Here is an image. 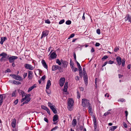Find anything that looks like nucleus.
<instances>
[{
  "mask_svg": "<svg viewBox=\"0 0 131 131\" xmlns=\"http://www.w3.org/2000/svg\"><path fill=\"white\" fill-rule=\"evenodd\" d=\"M82 106L84 107H86L89 104L90 101L89 100L85 98H83L82 100Z\"/></svg>",
  "mask_w": 131,
  "mask_h": 131,
  "instance_id": "nucleus-1",
  "label": "nucleus"
},
{
  "mask_svg": "<svg viewBox=\"0 0 131 131\" xmlns=\"http://www.w3.org/2000/svg\"><path fill=\"white\" fill-rule=\"evenodd\" d=\"M18 58V57L16 56H12L11 57H9L8 58L9 62L10 63H12L14 62V60L17 59Z\"/></svg>",
  "mask_w": 131,
  "mask_h": 131,
  "instance_id": "nucleus-2",
  "label": "nucleus"
},
{
  "mask_svg": "<svg viewBox=\"0 0 131 131\" xmlns=\"http://www.w3.org/2000/svg\"><path fill=\"white\" fill-rule=\"evenodd\" d=\"M24 66L26 69L31 70H33L34 69V68L31 65L29 64H25Z\"/></svg>",
  "mask_w": 131,
  "mask_h": 131,
  "instance_id": "nucleus-3",
  "label": "nucleus"
},
{
  "mask_svg": "<svg viewBox=\"0 0 131 131\" xmlns=\"http://www.w3.org/2000/svg\"><path fill=\"white\" fill-rule=\"evenodd\" d=\"M87 107L88 108V112L91 115L93 113L91 105L90 103L87 105Z\"/></svg>",
  "mask_w": 131,
  "mask_h": 131,
  "instance_id": "nucleus-4",
  "label": "nucleus"
},
{
  "mask_svg": "<svg viewBox=\"0 0 131 131\" xmlns=\"http://www.w3.org/2000/svg\"><path fill=\"white\" fill-rule=\"evenodd\" d=\"M61 69V67L57 65H53L52 67V70L54 71L58 69L59 70H60Z\"/></svg>",
  "mask_w": 131,
  "mask_h": 131,
  "instance_id": "nucleus-5",
  "label": "nucleus"
},
{
  "mask_svg": "<svg viewBox=\"0 0 131 131\" xmlns=\"http://www.w3.org/2000/svg\"><path fill=\"white\" fill-rule=\"evenodd\" d=\"M124 19L125 21L128 20V22H131V16L129 14H127Z\"/></svg>",
  "mask_w": 131,
  "mask_h": 131,
  "instance_id": "nucleus-6",
  "label": "nucleus"
},
{
  "mask_svg": "<svg viewBox=\"0 0 131 131\" xmlns=\"http://www.w3.org/2000/svg\"><path fill=\"white\" fill-rule=\"evenodd\" d=\"M28 78L29 80H31L33 77L32 75L33 72L32 71L29 70H28Z\"/></svg>",
  "mask_w": 131,
  "mask_h": 131,
  "instance_id": "nucleus-7",
  "label": "nucleus"
},
{
  "mask_svg": "<svg viewBox=\"0 0 131 131\" xmlns=\"http://www.w3.org/2000/svg\"><path fill=\"white\" fill-rule=\"evenodd\" d=\"M50 108L54 114H56L57 113V111L54 105H53L52 106H50Z\"/></svg>",
  "mask_w": 131,
  "mask_h": 131,
  "instance_id": "nucleus-8",
  "label": "nucleus"
},
{
  "mask_svg": "<svg viewBox=\"0 0 131 131\" xmlns=\"http://www.w3.org/2000/svg\"><path fill=\"white\" fill-rule=\"evenodd\" d=\"M116 60L118 65H121L122 62L121 58L119 56H117L116 58Z\"/></svg>",
  "mask_w": 131,
  "mask_h": 131,
  "instance_id": "nucleus-9",
  "label": "nucleus"
},
{
  "mask_svg": "<svg viewBox=\"0 0 131 131\" xmlns=\"http://www.w3.org/2000/svg\"><path fill=\"white\" fill-rule=\"evenodd\" d=\"M74 101L72 98H69L68 100V105H73Z\"/></svg>",
  "mask_w": 131,
  "mask_h": 131,
  "instance_id": "nucleus-10",
  "label": "nucleus"
},
{
  "mask_svg": "<svg viewBox=\"0 0 131 131\" xmlns=\"http://www.w3.org/2000/svg\"><path fill=\"white\" fill-rule=\"evenodd\" d=\"M57 55L56 54V52H52L50 55V57L51 59H54L56 58Z\"/></svg>",
  "mask_w": 131,
  "mask_h": 131,
  "instance_id": "nucleus-11",
  "label": "nucleus"
},
{
  "mask_svg": "<svg viewBox=\"0 0 131 131\" xmlns=\"http://www.w3.org/2000/svg\"><path fill=\"white\" fill-rule=\"evenodd\" d=\"M68 83V82H65L64 84V88L63 89V91L64 92H67V91Z\"/></svg>",
  "mask_w": 131,
  "mask_h": 131,
  "instance_id": "nucleus-12",
  "label": "nucleus"
},
{
  "mask_svg": "<svg viewBox=\"0 0 131 131\" xmlns=\"http://www.w3.org/2000/svg\"><path fill=\"white\" fill-rule=\"evenodd\" d=\"M16 122V120L15 118L13 119L12 121L11 122L12 126L13 128H14L15 127Z\"/></svg>",
  "mask_w": 131,
  "mask_h": 131,
  "instance_id": "nucleus-13",
  "label": "nucleus"
},
{
  "mask_svg": "<svg viewBox=\"0 0 131 131\" xmlns=\"http://www.w3.org/2000/svg\"><path fill=\"white\" fill-rule=\"evenodd\" d=\"M59 119V116L57 114H55L53 118V121L54 122L56 121Z\"/></svg>",
  "mask_w": 131,
  "mask_h": 131,
  "instance_id": "nucleus-14",
  "label": "nucleus"
},
{
  "mask_svg": "<svg viewBox=\"0 0 131 131\" xmlns=\"http://www.w3.org/2000/svg\"><path fill=\"white\" fill-rule=\"evenodd\" d=\"M41 63L44 68L47 69L48 68V66L45 61L43 60H42L41 61Z\"/></svg>",
  "mask_w": 131,
  "mask_h": 131,
  "instance_id": "nucleus-15",
  "label": "nucleus"
},
{
  "mask_svg": "<svg viewBox=\"0 0 131 131\" xmlns=\"http://www.w3.org/2000/svg\"><path fill=\"white\" fill-rule=\"evenodd\" d=\"M61 67L64 68H66L68 65V62L66 61H64V62L62 63Z\"/></svg>",
  "mask_w": 131,
  "mask_h": 131,
  "instance_id": "nucleus-16",
  "label": "nucleus"
},
{
  "mask_svg": "<svg viewBox=\"0 0 131 131\" xmlns=\"http://www.w3.org/2000/svg\"><path fill=\"white\" fill-rule=\"evenodd\" d=\"M49 31L48 30H45L42 32V35L45 37L47 36L49 34Z\"/></svg>",
  "mask_w": 131,
  "mask_h": 131,
  "instance_id": "nucleus-17",
  "label": "nucleus"
},
{
  "mask_svg": "<svg viewBox=\"0 0 131 131\" xmlns=\"http://www.w3.org/2000/svg\"><path fill=\"white\" fill-rule=\"evenodd\" d=\"M15 79L20 81H22L23 80V79L21 76L18 75H16Z\"/></svg>",
  "mask_w": 131,
  "mask_h": 131,
  "instance_id": "nucleus-18",
  "label": "nucleus"
},
{
  "mask_svg": "<svg viewBox=\"0 0 131 131\" xmlns=\"http://www.w3.org/2000/svg\"><path fill=\"white\" fill-rule=\"evenodd\" d=\"M7 38L6 37H2L1 38V41H0V43L1 45H3V42L6 40H7Z\"/></svg>",
  "mask_w": 131,
  "mask_h": 131,
  "instance_id": "nucleus-19",
  "label": "nucleus"
},
{
  "mask_svg": "<svg viewBox=\"0 0 131 131\" xmlns=\"http://www.w3.org/2000/svg\"><path fill=\"white\" fill-rule=\"evenodd\" d=\"M36 84H34L32 86L29 88L28 90V92H29L30 91H31L32 89H33L34 88H36Z\"/></svg>",
  "mask_w": 131,
  "mask_h": 131,
  "instance_id": "nucleus-20",
  "label": "nucleus"
},
{
  "mask_svg": "<svg viewBox=\"0 0 131 131\" xmlns=\"http://www.w3.org/2000/svg\"><path fill=\"white\" fill-rule=\"evenodd\" d=\"M46 78V76L45 75H43L40 80H38V82H42V81H44Z\"/></svg>",
  "mask_w": 131,
  "mask_h": 131,
  "instance_id": "nucleus-21",
  "label": "nucleus"
},
{
  "mask_svg": "<svg viewBox=\"0 0 131 131\" xmlns=\"http://www.w3.org/2000/svg\"><path fill=\"white\" fill-rule=\"evenodd\" d=\"M7 56V54L4 52H3L0 54V57L2 56V57L4 58H6V57Z\"/></svg>",
  "mask_w": 131,
  "mask_h": 131,
  "instance_id": "nucleus-22",
  "label": "nucleus"
},
{
  "mask_svg": "<svg viewBox=\"0 0 131 131\" xmlns=\"http://www.w3.org/2000/svg\"><path fill=\"white\" fill-rule=\"evenodd\" d=\"M93 121L94 124V126H97V121L95 116L93 117Z\"/></svg>",
  "mask_w": 131,
  "mask_h": 131,
  "instance_id": "nucleus-23",
  "label": "nucleus"
},
{
  "mask_svg": "<svg viewBox=\"0 0 131 131\" xmlns=\"http://www.w3.org/2000/svg\"><path fill=\"white\" fill-rule=\"evenodd\" d=\"M83 78L84 82H88V77L87 75H83Z\"/></svg>",
  "mask_w": 131,
  "mask_h": 131,
  "instance_id": "nucleus-24",
  "label": "nucleus"
},
{
  "mask_svg": "<svg viewBox=\"0 0 131 131\" xmlns=\"http://www.w3.org/2000/svg\"><path fill=\"white\" fill-rule=\"evenodd\" d=\"M77 123L76 120L75 119H74L72 121V125L74 126L76 125Z\"/></svg>",
  "mask_w": 131,
  "mask_h": 131,
  "instance_id": "nucleus-25",
  "label": "nucleus"
},
{
  "mask_svg": "<svg viewBox=\"0 0 131 131\" xmlns=\"http://www.w3.org/2000/svg\"><path fill=\"white\" fill-rule=\"evenodd\" d=\"M16 90H15L14 91H13L12 94V97H16Z\"/></svg>",
  "mask_w": 131,
  "mask_h": 131,
  "instance_id": "nucleus-26",
  "label": "nucleus"
},
{
  "mask_svg": "<svg viewBox=\"0 0 131 131\" xmlns=\"http://www.w3.org/2000/svg\"><path fill=\"white\" fill-rule=\"evenodd\" d=\"M71 69L72 71L74 72H75L76 71H78V68H75V67H74V66L73 67V68H71Z\"/></svg>",
  "mask_w": 131,
  "mask_h": 131,
  "instance_id": "nucleus-27",
  "label": "nucleus"
},
{
  "mask_svg": "<svg viewBox=\"0 0 131 131\" xmlns=\"http://www.w3.org/2000/svg\"><path fill=\"white\" fill-rule=\"evenodd\" d=\"M51 85V82H47L46 86V89H48L50 88V86Z\"/></svg>",
  "mask_w": 131,
  "mask_h": 131,
  "instance_id": "nucleus-28",
  "label": "nucleus"
},
{
  "mask_svg": "<svg viewBox=\"0 0 131 131\" xmlns=\"http://www.w3.org/2000/svg\"><path fill=\"white\" fill-rule=\"evenodd\" d=\"M70 65L71 68L72 67L73 68V67L74 66L73 65H74L73 62L72 61L71 59H70Z\"/></svg>",
  "mask_w": 131,
  "mask_h": 131,
  "instance_id": "nucleus-29",
  "label": "nucleus"
},
{
  "mask_svg": "<svg viewBox=\"0 0 131 131\" xmlns=\"http://www.w3.org/2000/svg\"><path fill=\"white\" fill-rule=\"evenodd\" d=\"M18 92L19 93L20 95H21L22 93H24V91L20 89H18L17 90Z\"/></svg>",
  "mask_w": 131,
  "mask_h": 131,
  "instance_id": "nucleus-30",
  "label": "nucleus"
},
{
  "mask_svg": "<svg viewBox=\"0 0 131 131\" xmlns=\"http://www.w3.org/2000/svg\"><path fill=\"white\" fill-rule=\"evenodd\" d=\"M79 75L80 77L81 78L82 77L83 74L82 70L79 71Z\"/></svg>",
  "mask_w": 131,
  "mask_h": 131,
  "instance_id": "nucleus-31",
  "label": "nucleus"
},
{
  "mask_svg": "<svg viewBox=\"0 0 131 131\" xmlns=\"http://www.w3.org/2000/svg\"><path fill=\"white\" fill-rule=\"evenodd\" d=\"M65 78L64 77L61 78H60L59 82H65Z\"/></svg>",
  "mask_w": 131,
  "mask_h": 131,
  "instance_id": "nucleus-32",
  "label": "nucleus"
},
{
  "mask_svg": "<svg viewBox=\"0 0 131 131\" xmlns=\"http://www.w3.org/2000/svg\"><path fill=\"white\" fill-rule=\"evenodd\" d=\"M77 98L78 99H79L80 97L81 94L80 93H79L78 90H77Z\"/></svg>",
  "mask_w": 131,
  "mask_h": 131,
  "instance_id": "nucleus-33",
  "label": "nucleus"
},
{
  "mask_svg": "<svg viewBox=\"0 0 131 131\" xmlns=\"http://www.w3.org/2000/svg\"><path fill=\"white\" fill-rule=\"evenodd\" d=\"M56 63H58L59 65H61V62L59 59H56Z\"/></svg>",
  "mask_w": 131,
  "mask_h": 131,
  "instance_id": "nucleus-34",
  "label": "nucleus"
},
{
  "mask_svg": "<svg viewBox=\"0 0 131 131\" xmlns=\"http://www.w3.org/2000/svg\"><path fill=\"white\" fill-rule=\"evenodd\" d=\"M46 91L47 94L49 95V94H50L51 93V91L49 89H46Z\"/></svg>",
  "mask_w": 131,
  "mask_h": 131,
  "instance_id": "nucleus-35",
  "label": "nucleus"
},
{
  "mask_svg": "<svg viewBox=\"0 0 131 131\" xmlns=\"http://www.w3.org/2000/svg\"><path fill=\"white\" fill-rule=\"evenodd\" d=\"M118 102H125V100L123 98H120L118 100Z\"/></svg>",
  "mask_w": 131,
  "mask_h": 131,
  "instance_id": "nucleus-36",
  "label": "nucleus"
},
{
  "mask_svg": "<svg viewBox=\"0 0 131 131\" xmlns=\"http://www.w3.org/2000/svg\"><path fill=\"white\" fill-rule=\"evenodd\" d=\"M71 21L69 20H67L66 22V24L67 25H70L71 24Z\"/></svg>",
  "mask_w": 131,
  "mask_h": 131,
  "instance_id": "nucleus-37",
  "label": "nucleus"
},
{
  "mask_svg": "<svg viewBox=\"0 0 131 131\" xmlns=\"http://www.w3.org/2000/svg\"><path fill=\"white\" fill-rule=\"evenodd\" d=\"M8 60V58H4L2 57L0 59V60L1 61H2L3 60L4 61H6Z\"/></svg>",
  "mask_w": 131,
  "mask_h": 131,
  "instance_id": "nucleus-38",
  "label": "nucleus"
},
{
  "mask_svg": "<svg viewBox=\"0 0 131 131\" xmlns=\"http://www.w3.org/2000/svg\"><path fill=\"white\" fill-rule=\"evenodd\" d=\"M58 128H59V127H58V126H56L52 128L51 129V131H55Z\"/></svg>",
  "mask_w": 131,
  "mask_h": 131,
  "instance_id": "nucleus-39",
  "label": "nucleus"
},
{
  "mask_svg": "<svg viewBox=\"0 0 131 131\" xmlns=\"http://www.w3.org/2000/svg\"><path fill=\"white\" fill-rule=\"evenodd\" d=\"M73 105H68V108L69 111H71L72 110V107Z\"/></svg>",
  "mask_w": 131,
  "mask_h": 131,
  "instance_id": "nucleus-40",
  "label": "nucleus"
},
{
  "mask_svg": "<svg viewBox=\"0 0 131 131\" xmlns=\"http://www.w3.org/2000/svg\"><path fill=\"white\" fill-rule=\"evenodd\" d=\"M125 59H123L122 61V66L123 67H124L125 66Z\"/></svg>",
  "mask_w": 131,
  "mask_h": 131,
  "instance_id": "nucleus-41",
  "label": "nucleus"
},
{
  "mask_svg": "<svg viewBox=\"0 0 131 131\" xmlns=\"http://www.w3.org/2000/svg\"><path fill=\"white\" fill-rule=\"evenodd\" d=\"M75 36V34L74 33L71 34L70 36L68 38V39H70V38L73 37Z\"/></svg>",
  "mask_w": 131,
  "mask_h": 131,
  "instance_id": "nucleus-42",
  "label": "nucleus"
},
{
  "mask_svg": "<svg viewBox=\"0 0 131 131\" xmlns=\"http://www.w3.org/2000/svg\"><path fill=\"white\" fill-rule=\"evenodd\" d=\"M16 75L15 74H11L10 75V76L12 77V78H14L15 79V77H16Z\"/></svg>",
  "mask_w": 131,
  "mask_h": 131,
  "instance_id": "nucleus-43",
  "label": "nucleus"
},
{
  "mask_svg": "<svg viewBox=\"0 0 131 131\" xmlns=\"http://www.w3.org/2000/svg\"><path fill=\"white\" fill-rule=\"evenodd\" d=\"M108 57L107 56H104L103 58H102L101 59V60L102 61H103L104 60L106 59L107 58H108Z\"/></svg>",
  "mask_w": 131,
  "mask_h": 131,
  "instance_id": "nucleus-44",
  "label": "nucleus"
},
{
  "mask_svg": "<svg viewBox=\"0 0 131 131\" xmlns=\"http://www.w3.org/2000/svg\"><path fill=\"white\" fill-rule=\"evenodd\" d=\"M65 20L64 19H63L61 20L59 23V24H63Z\"/></svg>",
  "mask_w": 131,
  "mask_h": 131,
  "instance_id": "nucleus-45",
  "label": "nucleus"
},
{
  "mask_svg": "<svg viewBox=\"0 0 131 131\" xmlns=\"http://www.w3.org/2000/svg\"><path fill=\"white\" fill-rule=\"evenodd\" d=\"M109 112V114H111V116H114V110H113L112 111L110 112Z\"/></svg>",
  "mask_w": 131,
  "mask_h": 131,
  "instance_id": "nucleus-46",
  "label": "nucleus"
},
{
  "mask_svg": "<svg viewBox=\"0 0 131 131\" xmlns=\"http://www.w3.org/2000/svg\"><path fill=\"white\" fill-rule=\"evenodd\" d=\"M45 23L48 24H50L51 23L49 19H47V20H45Z\"/></svg>",
  "mask_w": 131,
  "mask_h": 131,
  "instance_id": "nucleus-47",
  "label": "nucleus"
},
{
  "mask_svg": "<svg viewBox=\"0 0 131 131\" xmlns=\"http://www.w3.org/2000/svg\"><path fill=\"white\" fill-rule=\"evenodd\" d=\"M41 107L42 109L45 110H46L48 108L47 107L44 105H42Z\"/></svg>",
  "mask_w": 131,
  "mask_h": 131,
  "instance_id": "nucleus-48",
  "label": "nucleus"
},
{
  "mask_svg": "<svg viewBox=\"0 0 131 131\" xmlns=\"http://www.w3.org/2000/svg\"><path fill=\"white\" fill-rule=\"evenodd\" d=\"M77 66L79 68L78 70L79 71L82 70V68L80 66V64H78L77 65Z\"/></svg>",
  "mask_w": 131,
  "mask_h": 131,
  "instance_id": "nucleus-49",
  "label": "nucleus"
},
{
  "mask_svg": "<svg viewBox=\"0 0 131 131\" xmlns=\"http://www.w3.org/2000/svg\"><path fill=\"white\" fill-rule=\"evenodd\" d=\"M96 33L99 35H100L101 34V31L99 29H98L96 30Z\"/></svg>",
  "mask_w": 131,
  "mask_h": 131,
  "instance_id": "nucleus-50",
  "label": "nucleus"
},
{
  "mask_svg": "<svg viewBox=\"0 0 131 131\" xmlns=\"http://www.w3.org/2000/svg\"><path fill=\"white\" fill-rule=\"evenodd\" d=\"M2 97H3V100L6 97V94H2Z\"/></svg>",
  "mask_w": 131,
  "mask_h": 131,
  "instance_id": "nucleus-51",
  "label": "nucleus"
},
{
  "mask_svg": "<svg viewBox=\"0 0 131 131\" xmlns=\"http://www.w3.org/2000/svg\"><path fill=\"white\" fill-rule=\"evenodd\" d=\"M73 57L75 60H76V56L75 52H73Z\"/></svg>",
  "mask_w": 131,
  "mask_h": 131,
  "instance_id": "nucleus-52",
  "label": "nucleus"
},
{
  "mask_svg": "<svg viewBox=\"0 0 131 131\" xmlns=\"http://www.w3.org/2000/svg\"><path fill=\"white\" fill-rule=\"evenodd\" d=\"M27 75V73H24L23 75V77L24 79H25Z\"/></svg>",
  "mask_w": 131,
  "mask_h": 131,
  "instance_id": "nucleus-53",
  "label": "nucleus"
},
{
  "mask_svg": "<svg viewBox=\"0 0 131 131\" xmlns=\"http://www.w3.org/2000/svg\"><path fill=\"white\" fill-rule=\"evenodd\" d=\"M12 84H16V85H19L21 84V82H12Z\"/></svg>",
  "mask_w": 131,
  "mask_h": 131,
  "instance_id": "nucleus-54",
  "label": "nucleus"
},
{
  "mask_svg": "<svg viewBox=\"0 0 131 131\" xmlns=\"http://www.w3.org/2000/svg\"><path fill=\"white\" fill-rule=\"evenodd\" d=\"M109 113H110L108 112H107L105 113L104 115H103V117H104V116H106L108 114H109Z\"/></svg>",
  "mask_w": 131,
  "mask_h": 131,
  "instance_id": "nucleus-55",
  "label": "nucleus"
},
{
  "mask_svg": "<svg viewBox=\"0 0 131 131\" xmlns=\"http://www.w3.org/2000/svg\"><path fill=\"white\" fill-rule=\"evenodd\" d=\"M94 131H98V129H97V126H94Z\"/></svg>",
  "mask_w": 131,
  "mask_h": 131,
  "instance_id": "nucleus-56",
  "label": "nucleus"
},
{
  "mask_svg": "<svg viewBox=\"0 0 131 131\" xmlns=\"http://www.w3.org/2000/svg\"><path fill=\"white\" fill-rule=\"evenodd\" d=\"M27 99V98L26 97H25L24 98H22L21 100V103L23 102L24 101L26 100Z\"/></svg>",
  "mask_w": 131,
  "mask_h": 131,
  "instance_id": "nucleus-57",
  "label": "nucleus"
},
{
  "mask_svg": "<svg viewBox=\"0 0 131 131\" xmlns=\"http://www.w3.org/2000/svg\"><path fill=\"white\" fill-rule=\"evenodd\" d=\"M114 62V61H112L111 60H110L108 62V63L110 64H112Z\"/></svg>",
  "mask_w": 131,
  "mask_h": 131,
  "instance_id": "nucleus-58",
  "label": "nucleus"
},
{
  "mask_svg": "<svg viewBox=\"0 0 131 131\" xmlns=\"http://www.w3.org/2000/svg\"><path fill=\"white\" fill-rule=\"evenodd\" d=\"M31 95L30 94H26L25 97H26L27 99V98L30 97H29L31 96Z\"/></svg>",
  "mask_w": 131,
  "mask_h": 131,
  "instance_id": "nucleus-59",
  "label": "nucleus"
},
{
  "mask_svg": "<svg viewBox=\"0 0 131 131\" xmlns=\"http://www.w3.org/2000/svg\"><path fill=\"white\" fill-rule=\"evenodd\" d=\"M119 47H115V52H117L119 50Z\"/></svg>",
  "mask_w": 131,
  "mask_h": 131,
  "instance_id": "nucleus-60",
  "label": "nucleus"
},
{
  "mask_svg": "<svg viewBox=\"0 0 131 131\" xmlns=\"http://www.w3.org/2000/svg\"><path fill=\"white\" fill-rule=\"evenodd\" d=\"M108 63L107 61H106L102 65V67H103L105 66L107 63Z\"/></svg>",
  "mask_w": 131,
  "mask_h": 131,
  "instance_id": "nucleus-61",
  "label": "nucleus"
},
{
  "mask_svg": "<svg viewBox=\"0 0 131 131\" xmlns=\"http://www.w3.org/2000/svg\"><path fill=\"white\" fill-rule=\"evenodd\" d=\"M46 111H47V112L49 115H51L50 111L49 109L48 108Z\"/></svg>",
  "mask_w": 131,
  "mask_h": 131,
  "instance_id": "nucleus-62",
  "label": "nucleus"
},
{
  "mask_svg": "<svg viewBox=\"0 0 131 131\" xmlns=\"http://www.w3.org/2000/svg\"><path fill=\"white\" fill-rule=\"evenodd\" d=\"M44 120L46 123H48V120L45 117L44 119Z\"/></svg>",
  "mask_w": 131,
  "mask_h": 131,
  "instance_id": "nucleus-63",
  "label": "nucleus"
},
{
  "mask_svg": "<svg viewBox=\"0 0 131 131\" xmlns=\"http://www.w3.org/2000/svg\"><path fill=\"white\" fill-rule=\"evenodd\" d=\"M18 99H17L14 102V103L15 104V105H16L18 103Z\"/></svg>",
  "mask_w": 131,
  "mask_h": 131,
  "instance_id": "nucleus-64",
  "label": "nucleus"
}]
</instances>
